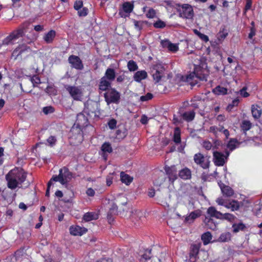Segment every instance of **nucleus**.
<instances>
[{"mask_svg":"<svg viewBox=\"0 0 262 262\" xmlns=\"http://www.w3.org/2000/svg\"><path fill=\"white\" fill-rule=\"evenodd\" d=\"M27 173L21 169L14 168L10 170L6 176L7 186L11 189H14L26 181Z\"/></svg>","mask_w":262,"mask_h":262,"instance_id":"obj_1","label":"nucleus"},{"mask_svg":"<svg viewBox=\"0 0 262 262\" xmlns=\"http://www.w3.org/2000/svg\"><path fill=\"white\" fill-rule=\"evenodd\" d=\"M167 8H173L177 10L180 17L188 19H192L194 16V12L192 7L189 4H176L171 1L165 2Z\"/></svg>","mask_w":262,"mask_h":262,"instance_id":"obj_2","label":"nucleus"},{"mask_svg":"<svg viewBox=\"0 0 262 262\" xmlns=\"http://www.w3.org/2000/svg\"><path fill=\"white\" fill-rule=\"evenodd\" d=\"M29 25V24L27 22L21 24L17 29L11 32L9 36L3 40V45H8L13 44L16 40L24 35L26 30Z\"/></svg>","mask_w":262,"mask_h":262,"instance_id":"obj_3","label":"nucleus"},{"mask_svg":"<svg viewBox=\"0 0 262 262\" xmlns=\"http://www.w3.org/2000/svg\"><path fill=\"white\" fill-rule=\"evenodd\" d=\"M89 116H86L83 111L78 114L77 116L76 123L71 128V132L77 133L78 136L81 137L82 136L81 132L83 128L89 124Z\"/></svg>","mask_w":262,"mask_h":262,"instance_id":"obj_4","label":"nucleus"},{"mask_svg":"<svg viewBox=\"0 0 262 262\" xmlns=\"http://www.w3.org/2000/svg\"><path fill=\"white\" fill-rule=\"evenodd\" d=\"M73 178V173L66 167L60 169L58 176H53L51 180L59 182L62 185H67Z\"/></svg>","mask_w":262,"mask_h":262,"instance_id":"obj_5","label":"nucleus"},{"mask_svg":"<svg viewBox=\"0 0 262 262\" xmlns=\"http://www.w3.org/2000/svg\"><path fill=\"white\" fill-rule=\"evenodd\" d=\"M83 112L90 118H98L100 114L98 103L92 100H88L84 103Z\"/></svg>","mask_w":262,"mask_h":262,"instance_id":"obj_6","label":"nucleus"},{"mask_svg":"<svg viewBox=\"0 0 262 262\" xmlns=\"http://www.w3.org/2000/svg\"><path fill=\"white\" fill-rule=\"evenodd\" d=\"M64 88L74 100L81 101L82 99L83 94L81 86L66 85Z\"/></svg>","mask_w":262,"mask_h":262,"instance_id":"obj_7","label":"nucleus"},{"mask_svg":"<svg viewBox=\"0 0 262 262\" xmlns=\"http://www.w3.org/2000/svg\"><path fill=\"white\" fill-rule=\"evenodd\" d=\"M216 202L219 205L224 206L232 211L238 210L240 207V203L238 201L234 200H228L223 197L218 198L216 200Z\"/></svg>","mask_w":262,"mask_h":262,"instance_id":"obj_8","label":"nucleus"},{"mask_svg":"<svg viewBox=\"0 0 262 262\" xmlns=\"http://www.w3.org/2000/svg\"><path fill=\"white\" fill-rule=\"evenodd\" d=\"M104 97L108 105L111 103H118L120 99V94L115 89L112 88L106 91Z\"/></svg>","mask_w":262,"mask_h":262,"instance_id":"obj_9","label":"nucleus"},{"mask_svg":"<svg viewBox=\"0 0 262 262\" xmlns=\"http://www.w3.org/2000/svg\"><path fill=\"white\" fill-rule=\"evenodd\" d=\"M230 155V152L226 151L225 154L219 151H214L213 154V162L217 166H222L226 162Z\"/></svg>","mask_w":262,"mask_h":262,"instance_id":"obj_10","label":"nucleus"},{"mask_svg":"<svg viewBox=\"0 0 262 262\" xmlns=\"http://www.w3.org/2000/svg\"><path fill=\"white\" fill-rule=\"evenodd\" d=\"M193 160L197 165L203 169H207L209 167L210 161L209 159L200 152L194 154Z\"/></svg>","mask_w":262,"mask_h":262,"instance_id":"obj_11","label":"nucleus"},{"mask_svg":"<svg viewBox=\"0 0 262 262\" xmlns=\"http://www.w3.org/2000/svg\"><path fill=\"white\" fill-rule=\"evenodd\" d=\"M164 68L161 64H156L153 67L152 76L156 82H159L164 76Z\"/></svg>","mask_w":262,"mask_h":262,"instance_id":"obj_12","label":"nucleus"},{"mask_svg":"<svg viewBox=\"0 0 262 262\" xmlns=\"http://www.w3.org/2000/svg\"><path fill=\"white\" fill-rule=\"evenodd\" d=\"M68 61L72 68L78 70H81L84 68L81 60L77 56L70 55L68 58Z\"/></svg>","mask_w":262,"mask_h":262,"instance_id":"obj_13","label":"nucleus"},{"mask_svg":"<svg viewBox=\"0 0 262 262\" xmlns=\"http://www.w3.org/2000/svg\"><path fill=\"white\" fill-rule=\"evenodd\" d=\"M193 72L195 73V75L197 76L199 80L205 81L207 80V77L209 75L207 70L204 69L200 66H195Z\"/></svg>","mask_w":262,"mask_h":262,"instance_id":"obj_14","label":"nucleus"},{"mask_svg":"<svg viewBox=\"0 0 262 262\" xmlns=\"http://www.w3.org/2000/svg\"><path fill=\"white\" fill-rule=\"evenodd\" d=\"M165 170L168 176L169 181L173 183L177 178V170L175 166L165 167Z\"/></svg>","mask_w":262,"mask_h":262,"instance_id":"obj_15","label":"nucleus"},{"mask_svg":"<svg viewBox=\"0 0 262 262\" xmlns=\"http://www.w3.org/2000/svg\"><path fill=\"white\" fill-rule=\"evenodd\" d=\"M218 184L223 195L230 197L233 195L234 191L230 187L225 185L221 181L218 182Z\"/></svg>","mask_w":262,"mask_h":262,"instance_id":"obj_16","label":"nucleus"},{"mask_svg":"<svg viewBox=\"0 0 262 262\" xmlns=\"http://www.w3.org/2000/svg\"><path fill=\"white\" fill-rule=\"evenodd\" d=\"M70 232L72 235L76 236H81L82 234L85 233L88 230L84 228L81 227L79 226H72L70 228Z\"/></svg>","mask_w":262,"mask_h":262,"instance_id":"obj_17","label":"nucleus"},{"mask_svg":"<svg viewBox=\"0 0 262 262\" xmlns=\"http://www.w3.org/2000/svg\"><path fill=\"white\" fill-rule=\"evenodd\" d=\"M161 44L163 48H167L169 51L172 52H176L179 49L177 44L171 43L168 40H162Z\"/></svg>","mask_w":262,"mask_h":262,"instance_id":"obj_18","label":"nucleus"},{"mask_svg":"<svg viewBox=\"0 0 262 262\" xmlns=\"http://www.w3.org/2000/svg\"><path fill=\"white\" fill-rule=\"evenodd\" d=\"M28 48L24 45H19L12 52V58L16 59L23 52L26 51Z\"/></svg>","mask_w":262,"mask_h":262,"instance_id":"obj_19","label":"nucleus"},{"mask_svg":"<svg viewBox=\"0 0 262 262\" xmlns=\"http://www.w3.org/2000/svg\"><path fill=\"white\" fill-rule=\"evenodd\" d=\"M228 35V31L224 27L221 28L216 35V43H221Z\"/></svg>","mask_w":262,"mask_h":262,"instance_id":"obj_20","label":"nucleus"},{"mask_svg":"<svg viewBox=\"0 0 262 262\" xmlns=\"http://www.w3.org/2000/svg\"><path fill=\"white\" fill-rule=\"evenodd\" d=\"M201 211L200 210H194L186 216L185 221L188 223H191L195 219L201 216Z\"/></svg>","mask_w":262,"mask_h":262,"instance_id":"obj_21","label":"nucleus"},{"mask_svg":"<svg viewBox=\"0 0 262 262\" xmlns=\"http://www.w3.org/2000/svg\"><path fill=\"white\" fill-rule=\"evenodd\" d=\"M112 82L102 77L100 81L99 84V89L100 91H107L108 88L111 87Z\"/></svg>","mask_w":262,"mask_h":262,"instance_id":"obj_22","label":"nucleus"},{"mask_svg":"<svg viewBox=\"0 0 262 262\" xmlns=\"http://www.w3.org/2000/svg\"><path fill=\"white\" fill-rule=\"evenodd\" d=\"M199 80V78L195 75V73L193 72L187 75L186 77V81L191 86L196 85L198 83Z\"/></svg>","mask_w":262,"mask_h":262,"instance_id":"obj_23","label":"nucleus"},{"mask_svg":"<svg viewBox=\"0 0 262 262\" xmlns=\"http://www.w3.org/2000/svg\"><path fill=\"white\" fill-rule=\"evenodd\" d=\"M251 113L253 117L255 119H259L262 113V110L259 106L257 104H253L251 106Z\"/></svg>","mask_w":262,"mask_h":262,"instance_id":"obj_24","label":"nucleus"},{"mask_svg":"<svg viewBox=\"0 0 262 262\" xmlns=\"http://www.w3.org/2000/svg\"><path fill=\"white\" fill-rule=\"evenodd\" d=\"M147 77V72L144 70H142L136 72L133 78L135 81L140 82L142 80L146 79Z\"/></svg>","mask_w":262,"mask_h":262,"instance_id":"obj_25","label":"nucleus"},{"mask_svg":"<svg viewBox=\"0 0 262 262\" xmlns=\"http://www.w3.org/2000/svg\"><path fill=\"white\" fill-rule=\"evenodd\" d=\"M200 247L196 244L192 245L189 253L190 258L194 262L196 257L199 253Z\"/></svg>","mask_w":262,"mask_h":262,"instance_id":"obj_26","label":"nucleus"},{"mask_svg":"<svg viewBox=\"0 0 262 262\" xmlns=\"http://www.w3.org/2000/svg\"><path fill=\"white\" fill-rule=\"evenodd\" d=\"M103 77L111 82L114 81L116 77V73L114 69L107 68L105 72L104 76Z\"/></svg>","mask_w":262,"mask_h":262,"instance_id":"obj_27","label":"nucleus"},{"mask_svg":"<svg viewBox=\"0 0 262 262\" xmlns=\"http://www.w3.org/2000/svg\"><path fill=\"white\" fill-rule=\"evenodd\" d=\"M179 177L183 180H188L191 178V172L190 170L185 167L179 171Z\"/></svg>","mask_w":262,"mask_h":262,"instance_id":"obj_28","label":"nucleus"},{"mask_svg":"<svg viewBox=\"0 0 262 262\" xmlns=\"http://www.w3.org/2000/svg\"><path fill=\"white\" fill-rule=\"evenodd\" d=\"M120 179L123 183L126 185H129L133 181V178L129 174L125 173L124 172L122 171L120 173Z\"/></svg>","mask_w":262,"mask_h":262,"instance_id":"obj_29","label":"nucleus"},{"mask_svg":"<svg viewBox=\"0 0 262 262\" xmlns=\"http://www.w3.org/2000/svg\"><path fill=\"white\" fill-rule=\"evenodd\" d=\"M56 36V32L54 30H51L48 33L45 34L43 36V39L47 43H51Z\"/></svg>","mask_w":262,"mask_h":262,"instance_id":"obj_30","label":"nucleus"},{"mask_svg":"<svg viewBox=\"0 0 262 262\" xmlns=\"http://www.w3.org/2000/svg\"><path fill=\"white\" fill-rule=\"evenodd\" d=\"M98 219V214L95 212H89L85 213L83 216V220L86 222L91 221Z\"/></svg>","mask_w":262,"mask_h":262,"instance_id":"obj_31","label":"nucleus"},{"mask_svg":"<svg viewBox=\"0 0 262 262\" xmlns=\"http://www.w3.org/2000/svg\"><path fill=\"white\" fill-rule=\"evenodd\" d=\"M207 214L216 219L221 218L222 216V213L218 211L214 207H210L208 208Z\"/></svg>","mask_w":262,"mask_h":262,"instance_id":"obj_32","label":"nucleus"},{"mask_svg":"<svg viewBox=\"0 0 262 262\" xmlns=\"http://www.w3.org/2000/svg\"><path fill=\"white\" fill-rule=\"evenodd\" d=\"M239 145V142L236 139L232 138L228 142L227 147L231 151L238 147Z\"/></svg>","mask_w":262,"mask_h":262,"instance_id":"obj_33","label":"nucleus"},{"mask_svg":"<svg viewBox=\"0 0 262 262\" xmlns=\"http://www.w3.org/2000/svg\"><path fill=\"white\" fill-rule=\"evenodd\" d=\"M181 116L185 121L190 122L193 120L195 117V113L193 111L186 112L183 113Z\"/></svg>","mask_w":262,"mask_h":262,"instance_id":"obj_34","label":"nucleus"},{"mask_svg":"<svg viewBox=\"0 0 262 262\" xmlns=\"http://www.w3.org/2000/svg\"><path fill=\"white\" fill-rule=\"evenodd\" d=\"M101 150L103 152V157L105 159V160L106 159V156H105V154L106 153H111L112 152L113 149L112 147L111 146V145L108 142H105L101 146Z\"/></svg>","mask_w":262,"mask_h":262,"instance_id":"obj_35","label":"nucleus"},{"mask_svg":"<svg viewBox=\"0 0 262 262\" xmlns=\"http://www.w3.org/2000/svg\"><path fill=\"white\" fill-rule=\"evenodd\" d=\"M227 89L225 88L218 85L213 89L212 92L217 95H226L227 93Z\"/></svg>","mask_w":262,"mask_h":262,"instance_id":"obj_36","label":"nucleus"},{"mask_svg":"<svg viewBox=\"0 0 262 262\" xmlns=\"http://www.w3.org/2000/svg\"><path fill=\"white\" fill-rule=\"evenodd\" d=\"M212 237V235L209 232H206L203 233L202 235L201 238L204 245H206L208 244L211 242Z\"/></svg>","mask_w":262,"mask_h":262,"instance_id":"obj_37","label":"nucleus"},{"mask_svg":"<svg viewBox=\"0 0 262 262\" xmlns=\"http://www.w3.org/2000/svg\"><path fill=\"white\" fill-rule=\"evenodd\" d=\"M151 249H146L145 250L143 254L141 255V258H140V262H146L148 260H150L151 255Z\"/></svg>","mask_w":262,"mask_h":262,"instance_id":"obj_38","label":"nucleus"},{"mask_svg":"<svg viewBox=\"0 0 262 262\" xmlns=\"http://www.w3.org/2000/svg\"><path fill=\"white\" fill-rule=\"evenodd\" d=\"M173 141L176 144H179L181 142V130L179 127H176L174 130Z\"/></svg>","mask_w":262,"mask_h":262,"instance_id":"obj_39","label":"nucleus"},{"mask_svg":"<svg viewBox=\"0 0 262 262\" xmlns=\"http://www.w3.org/2000/svg\"><path fill=\"white\" fill-rule=\"evenodd\" d=\"M134 5L129 2H125L123 4L122 9L123 11L127 13H130L133 10Z\"/></svg>","mask_w":262,"mask_h":262,"instance_id":"obj_40","label":"nucleus"},{"mask_svg":"<svg viewBox=\"0 0 262 262\" xmlns=\"http://www.w3.org/2000/svg\"><path fill=\"white\" fill-rule=\"evenodd\" d=\"M224 129V126L221 124H219V126H211L209 128V132L214 135H216L219 132H222Z\"/></svg>","mask_w":262,"mask_h":262,"instance_id":"obj_41","label":"nucleus"},{"mask_svg":"<svg viewBox=\"0 0 262 262\" xmlns=\"http://www.w3.org/2000/svg\"><path fill=\"white\" fill-rule=\"evenodd\" d=\"M241 127L242 129L245 132L249 130L252 127V123L249 120H243L242 122Z\"/></svg>","mask_w":262,"mask_h":262,"instance_id":"obj_42","label":"nucleus"},{"mask_svg":"<svg viewBox=\"0 0 262 262\" xmlns=\"http://www.w3.org/2000/svg\"><path fill=\"white\" fill-rule=\"evenodd\" d=\"M127 67L128 70L130 72H134L136 71L138 68L136 62L133 60L128 61L127 62Z\"/></svg>","mask_w":262,"mask_h":262,"instance_id":"obj_43","label":"nucleus"},{"mask_svg":"<svg viewBox=\"0 0 262 262\" xmlns=\"http://www.w3.org/2000/svg\"><path fill=\"white\" fill-rule=\"evenodd\" d=\"M245 227V225L242 223L238 224H234L232 225L233 231L235 233L238 232L240 230H243Z\"/></svg>","mask_w":262,"mask_h":262,"instance_id":"obj_44","label":"nucleus"},{"mask_svg":"<svg viewBox=\"0 0 262 262\" xmlns=\"http://www.w3.org/2000/svg\"><path fill=\"white\" fill-rule=\"evenodd\" d=\"M231 238V234L229 232L222 233L219 237V241L221 242L229 241Z\"/></svg>","mask_w":262,"mask_h":262,"instance_id":"obj_45","label":"nucleus"},{"mask_svg":"<svg viewBox=\"0 0 262 262\" xmlns=\"http://www.w3.org/2000/svg\"><path fill=\"white\" fill-rule=\"evenodd\" d=\"M234 218H235V216L233 214H232L231 213H224V214L222 213V217L219 219H225V220H228L230 222H232L234 221Z\"/></svg>","mask_w":262,"mask_h":262,"instance_id":"obj_46","label":"nucleus"},{"mask_svg":"<svg viewBox=\"0 0 262 262\" xmlns=\"http://www.w3.org/2000/svg\"><path fill=\"white\" fill-rule=\"evenodd\" d=\"M153 26L155 28L162 29L166 26V24L161 19H159L154 23Z\"/></svg>","mask_w":262,"mask_h":262,"instance_id":"obj_47","label":"nucleus"},{"mask_svg":"<svg viewBox=\"0 0 262 262\" xmlns=\"http://www.w3.org/2000/svg\"><path fill=\"white\" fill-rule=\"evenodd\" d=\"M30 80L33 84V86H35L36 85L40 83V79L37 75H33V76H30Z\"/></svg>","mask_w":262,"mask_h":262,"instance_id":"obj_48","label":"nucleus"},{"mask_svg":"<svg viewBox=\"0 0 262 262\" xmlns=\"http://www.w3.org/2000/svg\"><path fill=\"white\" fill-rule=\"evenodd\" d=\"M165 180V178L164 177L161 176L158 177L157 180H155L154 181V184L156 186H160L162 184H163Z\"/></svg>","mask_w":262,"mask_h":262,"instance_id":"obj_49","label":"nucleus"},{"mask_svg":"<svg viewBox=\"0 0 262 262\" xmlns=\"http://www.w3.org/2000/svg\"><path fill=\"white\" fill-rule=\"evenodd\" d=\"M156 11L152 8H150L146 13V16L148 18H153L156 16Z\"/></svg>","mask_w":262,"mask_h":262,"instance_id":"obj_50","label":"nucleus"},{"mask_svg":"<svg viewBox=\"0 0 262 262\" xmlns=\"http://www.w3.org/2000/svg\"><path fill=\"white\" fill-rule=\"evenodd\" d=\"M54 111L55 110L54 107L51 106H46L43 107L42 108V112L46 115L51 114L53 113Z\"/></svg>","mask_w":262,"mask_h":262,"instance_id":"obj_51","label":"nucleus"},{"mask_svg":"<svg viewBox=\"0 0 262 262\" xmlns=\"http://www.w3.org/2000/svg\"><path fill=\"white\" fill-rule=\"evenodd\" d=\"M152 97V94L151 93H148L145 95L141 96L140 100L141 101H146L151 99Z\"/></svg>","mask_w":262,"mask_h":262,"instance_id":"obj_52","label":"nucleus"},{"mask_svg":"<svg viewBox=\"0 0 262 262\" xmlns=\"http://www.w3.org/2000/svg\"><path fill=\"white\" fill-rule=\"evenodd\" d=\"M202 145V146L206 150H210L212 147V143L208 141H204Z\"/></svg>","mask_w":262,"mask_h":262,"instance_id":"obj_53","label":"nucleus"},{"mask_svg":"<svg viewBox=\"0 0 262 262\" xmlns=\"http://www.w3.org/2000/svg\"><path fill=\"white\" fill-rule=\"evenodd\" d=\"M78 13L80 16H85L88 14V9L85 7L82 8L78 11Z\"/></svg>","mask_w":262,"mask_h":262,"instance_id":"obj_54","label":"nucleus"},{"mask_svg":"<svg viewBox=\"0 0 262 262\" xmlns=\"http://www.w3.org/2000/svg\"><path fill=\"white\" fill-rule=\"evenodd\" d=\"M83 2L81 1H77L75 2L74 8L75 10L78 11L82 8Z\"/></svg>","mask_w":262,"mask_h":262,"instance_id":"obj_55","label":"nucleus"},{"mask_svg":"<svg viewBox=\"0 0 262 262\" xmlns=\"http://www.w3.org/2000/svg\"><path fill=\"white\" fill-rule=\"evenodd\" d=\"M107 124L109 126V128L111 129H113L115 128L116 127L117 121L115 119H111L108 122Z\"/></svg>","mask_w":262,"mask_h":262,"instance_id":"obj_56","label":"nucleus"},{"mask_svg":"<svg viewBox=\"0 0 262 262\" xmlns=\"http://www.w3.org/2000/svg\"><path fill=\"white\" fill-rule=\"evenodd\" d=\"M47 142L50 146H52L55 144L56 139L55 137L51 136L48 138Z\"/></svg>","mask_w":262,"mask_h":262,"instance_id":"obj_57","label":"nucleus"},{"mask_svg":"<svg viewBox=\"0 0 262 262\" xmlns=\"http://www.w3.org/2000/svg\"><path fill=\"white\" fill-rule=\"evenodd\" d=\"M113 174L114 172L112 173H110L106 177V185L108 186L111 185L113 183Z\"/></svg>","mask_w":262,"mask_h":262,"instance_id":"obj_58","label":"nucleus"},{"mask_svg":"<svg viewBox=\"0 0 262 262\" xmlns=\"http://www.w3.org/2000/svg\"><path fill=\"white\" fill-rule=\"evenodd\" d=\"M207 226L209 228L212 230H215L216 228V225L213 223V220L210 219L208 221Z\"/></svg>","mask_w":262,"mask_h":262,"instance_id":"obj_59","label":"nucleus"},{"mask_svg":"<svg viewBox=\"0 0 262 262\" xmlns=\"http://www.w3.org/2000/svg\"><path fill=\"white\" fill-rule=\"evenodd\" d=\"M247 88L246 87L243 88L240 90L239 94L243 97H248L249 96V94L246 91Z\"/></svg>","mask_w":262,"mask_h":262,"instance_id":"obj_60","label":"nucleus"},{"mask_svg":"<svg viewBox=\"0 0 262 262\" xmlns=\"http://www.w3.org/2000/svg\"><path fill=\"white\" fill-rule=\"evenodd\" d=\"M118 207L116 204H113L110 210L108 212V215L112 214H116L117 212Z\"/></svg>","mask_w":262,"mask_h":262,"instance_id":"obj_61","label":"nucleus"},{"mask_svg":"<svg viewBox=\"0 0 262 262\" xmlns=\"http://www.w3.org/2000/svg\"><path fill=\"white\" fill-rule=\"evenodd\" d=\"M86 194L89 196H94L95 194V191L92 188H89L86 191Z\"/></svg>","mask_w":262,"mask_h":262,"instance_id":"obj_62","label":"nucleus"},{"mask_svg":"<svg viewBox=\"0 0 262 262\" xmlns=\"http://www.w3.org/2000/svg\"><path fill=\"white\" fill-rule=\"evenodd\" d=\"M216 120L219 122V124L225 121L226 120V117L223 115H219L216 118Z\"/></svg>","mask_w":262,"mask_h":262,"instance_id":"obj_63","label":"nucleus"},{"mask_svg":"<svg viewBox=\"0 0 262 262\" xmlns=\"http://www.w3.org/2000/svg\"><path fill=\"white\" fill-rule=\"evenodd\" d=\"M252 5V0H246V4L245 8V13L248 10H249Z\"/></svg>","mask_w":262,"mask_h":262,"instance_id":"obj_64","label":"nucleus"}]
</instances>
